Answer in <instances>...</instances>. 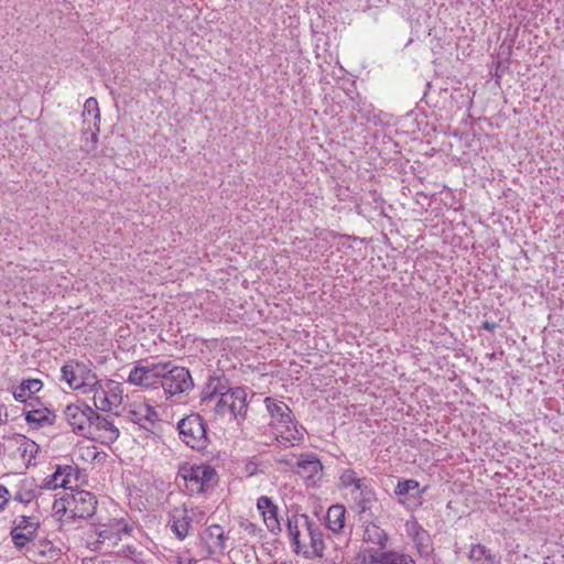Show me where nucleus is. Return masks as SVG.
<instances>
[{"mask_svg": "<svg viewBox=\"0 0 564 564\" xmlns=\"http://www.w3.org/2000/svg\"><path fill=\"white\" fill-rule=\"evenodd\" d=\"M264 403L271 416L270 424L280 430V435L276 437L279 443L285 446L293 445L294 441L303 437V429H297L293 422L292 411L286 403L270 397L264 399Z\"/></svg>", "mask_w": 564, "mask_h": 564, "instance_id": "f257e3e1", "label": "nucleus"}, {"mask_svg": "<svg viewBox=\"0 0 564 564\" xmlns=\"http://www.w3.org/2000/svg\"><path fill=\"white\" fill-rule=\"evenodd\" d=\"M82 117V134L84 138L82 150L87 154H91L97 149L98 133L100 131V110L96 98L89 97L86 99Z\"/></svg>", "mask_w": 564, "mask_h": 564, "instance_id": "f03ea898", "label": "nucleus"}, {"mask_svg": "<svg viewBox=\"0 0 564 564\" xmlns=\"http://www.w3.org/2000/svg\"><path fill=\"white\" fill-rule=\"evenodd\" d=\"M182 441L193 449L202 451L208 445L207 427L199 414H191L177 423Z\"/></svg>", "mask_w": 564, "mask_h": 564, "instance_id": "7ed1b4c3", "label": "nucleus"}, {"mask_svg": "<svg viewBox=\"0 0 564 564\" xmlns=\"http://www.w3.org/2000/svg\"><path fill=\"white\" fill-rule=\"evenodd\" d=\"M165 367L167 364L164 362L139 361L130 370L127 381L133 386L156 389L161 387Z\"/></svg>", "mask_w": 564, "mask_h": 564, "instance_id": "20e7f679", "label": "nucleus"}, {"mask_svg": "<svg viewBox=\"0 0 564 564\" xmlns=\"http://www.w3.org/2000/svg\"><path fill=\"white\" fill-rule=\"evenodd\" d=\"M247 392L243 388L237 387L218 398L214 405V412L219 416L230 419H245L247 413Z\"/></svg>", "mask_w": 564, "mask_h": 564, "instance_id": "39448f33", "label": "nucleus"}, {"mask_svg": "<svg viewBox=\"0 0 564 564\" xmlns=\"http://www.w3.org/2000/svg\"><path fill=\"white\" fill-rule=\"evenodd\" d=\"M180 474L192 492L202 494L212 488L215 482L216 471L209 465L184 466Z\"/></svg>", "mask_w": 564, "mask_h": 564, "instance_id": "423d86ee", "label": "nucleus"}, {"mask_svg": "<svg viewBox=\"0 0 564 564\" xmlns=\"http://www.w3.org/2000/svg\"><path fill=\"white\" fill-rule=\"evenodd\" d=\"M163 373L161 387L167 397L175 394L185 393L193 389L194 382L188 369L184 367L173 366L171 361H167Z\"/></svg>", "mask_w": 564, "mask_h": 564, "instance_id": "0eeeda50", "label": "nucleus"}, {"mask_svg": "<svg viewBox=\"0 0 564 564\" xmlns=\"http://www.w3.org/2000/svg\"><path fill=\"white\" fill-rule=\"evenodd\" d=\"M94 410L84 403L69 404L64 410L67 423L74 433L87 437L90 432V421Z\"/></svg>", "mask_w": 564, "mask_h": 564, "instance_id": "6e6552de", "label": "nucleus"}, {"mask_svg": "<svg viewBox=\"0 0 564 564\" xmlns=\"http://www.w3.org/2000/svg\"><path fill=\"white\" fill-rule=\"evenodd\" d=\"M39 527V521H33L30 517L20 516L15 518L10 531L14 546L18 549L26 546L34 539Z\"/></svg>", "mask_w": 564, "mask_h": 564, "instance_id": "1a4fd4ad", "label": "nucleus"}, {"mask_svg": "<svg viewBox=\"0 0 564 564\" xmlns=\"http://www.w3.org/2000/svg\"><path fill=\"white\" fill-rule=\"evenodd\" d=\"M93 401L96 409L104 412L112 411L122 402V390L112 381H108L106 386L95 391Z\"/></svg>", "mask_w": 564, "mask_h": 564, "instance_id": "9d476101", "label": "nucleus"}, {"mask_svg": "<svg viewBox=\"0 0 564 564\" xmlns=\"http://www.w3.org/2000/svg\"><path fill=\"white\" fill-rule=\"evenodd\" d=\"M67 506L72 508L75 518L87 519L95 514L97 508L96 497L86 490H77L70 495V499H65Z\"/></svg>", "mask_w": 564, "mask_h": 564, "instance_id": "9b49d317", "label": "nucleus"}, {"mask_svg": "<svg viewBox=\"0 0 564 564\" xmlns=\"http://www.w3.org/2000/svg\"><path fill=\"white\" fill-rule=\"evenodd\" d=\"M90 432L87 438L100 441L101 443H112L119 437V430L112 421L104 417L94 411L90 421Z\"/></svg>", "mask_w": 564, "mask_h": 564, "instance_id": "f8f14e48", "label": "nucleus"}, {"mask_svg": "<svg viewBox=\"0 0 564 564\" xmlns=\"http://www.w3.org/2000/svg\"><path fill=\"white\" fill-rule=\"evenodd\" d=\"M293 471L305 481L315 485L323 477V465L315 455H302L294 465Z\"/></svg>", "mask_w": 564, "mask_h": 564, "instance_id": "ddd939ff", "label": "nucleus"}, {"mask_svg": "<svg viewBox=\"0 0 564 564\" xmlns=\"http://www.w3.org/2000/svg\"><path fill=\"white\" fill-rule=\"evenodd\" d=\"M128 417L131 422L140 425L142 429L154 432L159 422L156 411L147 403H140L128 412Z\"/></svg>", "mask_w": 564, "mask_h": 564, "instance_id": "4468645a", "label": "nucleus"}, {"mask_svg": "<svg viewBox=\"0 0 564 564\" xmlns=\"http://www.w3.org/2000/svg\"><path fill=\"white\" fill-rule=\"evenodd\" d=\"M257 508L260 511L268 530L273 534L280 533L282 528L278 517V507L273 503L271 498L261 496L257 501Z\"/></svg>", "mask_w": 564, "mask_h": 564, "instance_id": "2eb2a0df", "label": "nucleus"}, {"mask_svg": "<svg viewBox=\"0 0 564 564\" xmlns=\"http://www.w3.org/2000/svg\"><path fill=\"white\" fill-rule=\"evenodd\" d=\"M367 564H416L411 555L397 551H371Z\"/></svg>", "mask_w": 564, "mask_h": 564, "instance_id": "dca6fc26", "label": "nucleus"}, {"mask_svg": "<svg viewBox=\"0 0 564 564\" xmlns=\"http://www.w3.org/2000/svg\"><path fill=\"white\" fill-rule=\"evenodd\" d=\"M191 521L187 509L184 506L174 508L170 513L171 529L181 540L187 536Z\"/></svg>", "mask_w": 564, "mask_h": 564, "instance_id": "f3484780", "label": "nucleus"}, {"mask_svg": "<svg viewBox=\"0 0 564 564\" xmlns=\"http://www.w3.org/2000/svg\"><path fill=\"white\" fill-rule=\"evenodd\" d=\"M87 366L83 362L69 361L65 364L62 369V379L67 382L69 388L74 390L80 389V381L87 370Z\"/></svg>", "mask_w": 564, "mask_h": 564, "instance_id": "a211bd4d", "label": "nucleus"}, {"mask_svg": "<svg viewBox=\"0 0 564 564\" xmlns=\"http://www.w3.org/2000/svg\"><path fill=\"white\" fill-rule=\"evenodd\" d=\"M352 500L354 505L351 506V509L356 510L360 518H362L365 514L371 517L372 508L378 501L372 487L367 490L364 489L362 492H358L352 497Z\"/></svg>", "mask_w": 564, "mask_h": 564, "instance_id": "6ab92c4d", "label": "nucleus"}, {"mask_svg": "<svg viewBox=\"0 0 564 564\" xmlns=\"http://www.w3.org/2000/svg\"><path fill=\"white\" fill-rule=\"evenodd\" d=\"M362 541L365 543H371L378 549L376 551H382L388 542V535L383 529L375 524L373 522H367L364 524V533H362ZM373 551L368 550V555L370 552Z\"/></svg>", "mask_w": 564, "mask_h": 564, "instance_id": "aec40b11", "label": "nucleus"}, {"mask_svg": "<svg viewBox=\"0 0 564 564\" xmlns=\"http://www.w3.org/2000/svg\"><path fill=\"white\" fill-rule=\"evenodd\" d=\"M72 473L70 466H58L56 470L43 480L39 489L55 490L57 488H67L68 476Z\"/></svg>", "mask_w": 564, "mask_h": 564, "instance_id": "412c9836", "label": "nucleus"}, {"mask_svg": "<svg viewBox=\"0 0 564 564\" xmlns=\"http://www.w3.org/2000/svg\"><path fill=\"white\" fill-rule=\"evenodd\" d=\"M346 523V508L343 505H333L328 508L326 514L327 528L336 533H343Z\"/></svg>", "mask_w": 564, "mask_h": 564, "instance_id": "4be33fe9", "label": "nucleus"}, {"mask_svg": "<svg viewBox=\"0 0 564 564\" xmlns=\"http://www.w3.org/2000/svg\"><path fill=\"white\" fill-rule=\"evenodd\" d=\"M55 414L47 408L32 409L25 412V421L34 429L53 425Z\"/></svg>", "mask_w": 564, "mask_h": 564, "instance_id": "5701e85b", "label": "nucleus"}, {"mask_svg": "<svg viewBox=\"0 0 564 564\" xmlns=\"http://www.w3.org/2000/svg\"><path fill=\"white\" fill-rule=\"evenodd\" d=\"M468 560L470 564H500V558L480 543L470 546Z\"/></svg>", "mask_w": 564, "mask_h": 564, "instance_id": "b1692460", "label": "nucleus"}, {"mask_svg": "<svg viewBox=\"0 0 564 564\" xmlns=\"http://www.w3.org/2000/svg\"><path fill=\"white\" fill-rule=\"evenodd\" d=\"M304 519L305 525L307 527L312 555L316 557H322L325 549V543L323 539V532L319 528L315 527L308 519L307 516H302Z\"/></svg>", "mask_w": 564, "mask_h": 564, "instance_id": "393cba45", "label": "nucleus"}, {"mask_svg": "<svg viewBox=\"0 0 564 564\" xmlns=\"http://www.w3.org/2000/svg\"><path fill=\"white\" fill-rule=\"evenodd\" d=\"M43 387V383L39 379H28L23 380L18 387L13 390V397L19 402H26L28 399H31L32 394L39 392Z\"/></svg>", "mask_w": 564, "mask_h": 564, "instance_id": "a878e982", "label": "nucleus"}, {"mask_svg": "<svg viewBox=\"0 0 564 564\" xmlns=\"http://www.w3.org/2000/svg\"><path fill=\"white\" fill-rule=\"evenodd\" d=\"M40 446L32 440L22 436L19 443V452L24 460L29 464L35 458Z\"/></svg>", "mask_w": 564, "mask_h": 564, "instance_id": "bb28decb", "label": "nucleus"}, {"mask_svg": "<svg viewBox=\"0 0 564 564\" xmlns=\"http://www.w3.org/2000/svg\"><path fill=\"white\" fill-rule=\"evenodd\" d=\"M36 550L39 555L47 561H56L62 553L59 547L55 546L51 541L47 540L40 541V543L36 545Z\"/></svg>", "mask_w": 564, "mask_h": 564, "instance_id": "cd10ccee", "label": "nucleus"}, {"mask_svg": "<svg viewBox=\"0 0 564 564\" xmlns=\"http://www.w3.org/2000/svg\"><path fill=\"white\" fill-rule=\"evenodd\" d=\"M121 532L127 534L130 532V528L126 523L118 522L116 524V528L109 527V528L102 529L99 532V538L102 539V541L113 540V542L116 543L118 540H120Z\"/></svg>", "mask_w": 564, "mask_h": 564, "instance_id": "c85d7f7f", "label": "nucleus"}, {"mask_svg": "<svg viewBox=\"0 0 564 564\" xmlns=\"http://www.w3.org/2000/svg\"><path fill=\"white\" fill-rule=\"evenodd\" d=\"M101 387H102V384L98 380L97 376L89 368H87V370L84 375V378L80 381L79 390H82L83 393L93 392V394H94L95 391Z\"/></svg>", "mask_w": 564, "mask_h": 564, "instance_id": "c756f323", "label": "nucleus"}, {"mask_svg": "<svg viewBox=\"0 0 564 564\" xmlns=\"http://www.w3.org/2000/svg\"><path fill=\"white\" fill-rule=\"evenodd\" d=\"M299 519L296 516L288 519V531L291 538L292 544L295 546V551L299 552L302 547L300 542V530H299Z\"/></svg>", "mask_w": 564, "mask_h": 564, "instance_id": "7c9ffc66", "label": "nucleus"}, {"mask_svg": "<svg viewBox=\"0 0 564 564\" xmlns=\"http://www.w3.org/2000/svg\"><path fill=\"white\" fill-rule=\"evenodd\" d=\"M217 378L210 377L206 387L202 391V402L208 405L214 398L218 397L216 389H217Z\"/></svg>", "mask_w": 564, "mask_h": 564, "instance_id": "2f4dec72", "label": "nucleus"}, {"mask_svg": "<svg viewBox=\"0 0 564 564\" xmlns=\"http://www.w3.org/2000/svg\"><path fill=\"white\" fill-rule=\"evenodd\" d=\"M413 490H419V482L414 479H406L398 482L394 494L398 497H404Z\"/></svg>", "mask_w": 564, "mask_h": 564, "instance_id": "473e14b6", "label": "nucleus"}, {"mask_svg": "<svg viewBox=\"0 0 564 564\" xmlns=\"http://www.w3.org/2000/svg\"><path fill=\"white\" fill-rule=\"evenodd\" d=\"M39 490L37 488H23L15 494L14 499L25 505L30 503L36 498Z\"/></svg>", "mask_w": 564, "mask_h": 564, "instance_id": "72a5a7b5", "label": "nucleus"}, {"mask_svg": "<svg viewBox=\"0 0 564 564\" xmlns=\"http://www.w3.org/2000/svg\"><path fill=\"white\" fill-rule=\"evenodd\" d=\"M357 474L352 469H345L339 476V485L343 488L351 487L352 482H355Z\"/></svg>", "mask_w": 564, "mask_h": 564, "instance_id": "f704fd0d", "label": "nucleus"}, {"mask_svg": "<svg viewBox=\"0 0 564 564\" xmlns=\"http://www.w3.org/2000/svg\"><path fill=\"white\" fill-rule=\"evenodd\" d=\"M354 489L351 490V496L354 497L358 492H362L364 489L367 490L371 488L370 484L368 482L367 478H359L356 476L355 482L351 485Z\"/></svg>", "mask_w": 564, "mask_h": 564, "instance_id": "c9c22d12", "label": "nucleus"}, {"mask_svg": "<svg viewBox=\"0 0 564 564\" xmlns=\"http://www.w3.org/2000/svg\"><path fill=\"white\" fill-rule=\"evenodd\" d=\"M354 489L351 490V496L354 497L358 492H362L364 489L367 490L371 488L370 484L368 482L367 478H359L356 476L355 482L351 485Z\"/></svg>", "mask_w": 564, "mask_h": 564, "instance_id": "e433bc0d", "label": "nucleus"}, {"mask_svg": "<svg viewBox=\"0 0 564 564\" xmlns=\"http://www.w3.org/2000/svg\"><path fill=\"white\" fill-rule=\"evenodd\" d=\"M217 378V389L216 392L218 394V398L223 397L228 391H232L234 388H229L228 381L224 378L216 377Z\"/></svg>", "mask_w": 564, "mask_h": 564, "instance_id": "4c0bfd02", "label": "nucleus"}, {"mask_svg": "<svg viewBox=\"0 0 564 564\" xmlns=\"http://www.w3.org/2000/svg\"><path fill=\"white\" fill-rule=\"evenodd\" d=\"M208 530L210 535L216 536L219 541L224 540V532L219 525H212Z\"/></svg>", "mask_w": 564, "mask_h": 564, "instance_id": "58836bf2", "label": "nucleus"}, {"mask_svg": "<svg viewBox=\"0 0 564 564\" xmlns=\"http://www.w3.org/2000/svg\"><path fill=\"white\" fill-rule=\"evenodd\" d=\"M246 470L249 476H253L257 474V466L253 463H249L246 465Z\"/></svg>", "mask_w": 564, "mask_h": 564, "instance_id": "ea45409f", "label": "nucleus"}, {"mask_svg": "<svg viewBox=\"0 0 564 564\" xmlns=\"http://www.w3.org/2000/svg\"><path fill=\"white\" fill-rule=\"evenodd\" d=\"M8 496H9V490L4 486L0 485V498L3 499V503L7 502Z\"/></svg>", "mask_w": 564, "mask_h": 564, "instance_id": "a19ab883", "label": "nucleus"}, {"mask_svg": "<svg viewBox=\"0 0 564 564\" xmlns=\"http://www.w3.org/2000/svg\"><path fill=\"white\" fill-rule=\"evenodd\" d=\"M245 528H246V530H248L249 532L254 533V531H256V529H257V525H256V524H253V523H251V522H248V523H246V524H245Z\"/></svg>", "mask_w": 564, "mask_h": 564, "instance_id": "79ce46f5", "label": "nucleus"}, {"mask_svg": "<svg viewBox=\"0 0 564 564\" xmlns=\"http://www.w3.org/2000/svg\"><path fill=\"white\" fill-rule=\"evenodd\" d=\"M482 327H484L485 329L492 330V329L496 327V324H494V323H489V322H485V323L482 324Z\"/></svg>", "mask_w": 564, "mask_h": 564, "instance_id": "37998d69", "label": "nucleus"}, {"mask_svg": "<svg viewBox=\"0 0 564 564\" xmlns=\"http://www.w3.org/2000/svg\"><path fill=\"white\" fill-rule=\"evenodd\" d=\"M413 540H414V542H415L416 546H417L419 549H421V545H422L421 540H422V539H421V536H420V533H419V532H416V534H415V536H414V539H413Z\"/></svg>", "mask_w": 564, "mask_h": 564, "instance_id": "c03bdc74", "label": "nucleus"}, {"mask_svg": "<svg viewBox=\"0 0 564 564\" xmlns=\"http://www.w3.org/2000/svg\"><path fill=\"white\" fill-rule=\"evenodd\" d=\"M281 564H291V563L284 562V563H281Z\"/></svg>", "mask_w": 564, "mask_h": 564, "instance_id": "a18cd8bd", "label": "nucleus"}]
</instances>
